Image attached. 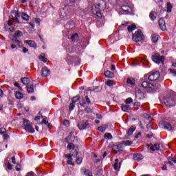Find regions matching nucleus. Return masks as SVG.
I'll return each instance as SVG.
<instances>
[{"instance_id": "f257e3e1", "label": "nucleus", "mask_w": 176, "mask_h": 176, "mask_svg": "<svg viewBox=\"0 0 176 176\" xmlns=\"http://www.w3.org/2000/svg\"><path fill=\"white\" fill-rule=\"evenodd\" d=\"M140 83L142 85V87L147 91H153L155 89V73L144 75V78L140 80Z\"/></svg>"}, {"instance_id": "f03ea898", "label": "nucleus", "mask_w": 176, "mask_h": 176, "mask_svg": "<svg viewBox=\"0 0 176 176\" xmlns=\"http://www.w3.org/2000/svg\"><path fill=\"white\" fill-rule=\"evenodd\" d=\"M95 2H97V4L92 6V13L96 14L98 19H101L102 17L101 12H104V10L107 9V3L104 0H95Z\"/></svg>"}, {"instance_id": "7ed1b4c3", "label": "nucleus", "mask_w": 176, "mask_h": 176, "mask_svg": "<svg viewBox=\"0 0 176 176\" xmlns=\"http://www.w3.org/2000/svg\"><path fill=\"white\" fill-rule=\"evenodd\" d=\"M164 102L166 107H175L176 105V93L174 91L170 92V95H167L164 99Z\"/></svg>"}, {"instance_id": "20e7f679", "label": "nucleus", "mask_w": 176, "mask_h": 176, "mask_svg": "<svg viewBox=\"0 0 176 176\" xmlns=\"http://www.w3.org/2000/svg\"><path fill=\"white\" fill-rule=\"evenodd\" d=\"M90 104H91V101H90V98H89L88 96H86L85 102L84 101L82 102H80V104L78 105V108L79 109H80V108H85V107H87L85 109V111L86 112V113H91L93 111L90 107H89V105H90Z\"/></svg>"}, {"instance_id": "39448f33", "label": "nucleus", "mask_w": 176, "mask_h": 176, "mask_svg": "<svg viewBox=\"0 0 176 176\" xmlns=\"http://www.w3.org/2000/svg\"><path fill=\"white\" fill-rule=\"evenodd\" d=\"M144 34L141 30H138L133 34L132 39L133 42H141L144 39Z\"/></svg>"}, {"instance_id": "423d86ee", "label": "nucleus", "mask_w": 176, "mask_h": 176, "mask_svg": "<svg viewBox=\"0 0 176 176\" xmlns=\"http://www.w3.org/2000/svg\"><path fill=\"white\" fill-rule=\"evenodd\" d=\"M23 126L28 133H30L31 134L35 133V129L32 128V124L28 120L23 119Z\"/></svg>"}, {"instance_id": "0eeeda50", "label": "nucleus", "mask_w": 176, "mask_h": 176, "mask_svg": "<svg viewBox=\"0 0 176 176\" xmlns=\"http://www.w3.org/2000/svg\"><path fill=\"white\" fill-rule=\"evenodd\" d=\"M75 12V10L72 9V7L66 6L60 12L62 17H67V16H71Z\"/></svg>"}, {"instance_id": "6e6552de", "label": "nucleus", "mask_w": 176, "mask_h": 176, "mask_svg": "<svg viewBox=\"0 0 176 176\" xmlns=\"http://www.w3.org/2000/svg\"><path fill=\"white\" fill-rule=\"evenodd\" d=\"M166 60L165 56H160V54L155 53V63L157 64L158 65H164V61Z\"/></svg>"}, {"instance_id": "1a4fd4ad", "label": "nucleus", "mask_w": 176, "mask_h": 176, "mask_svg": "<svg viewBox=\"0 0 176 176\" xmlns=\"http://www.w3.org/2000/svg\"><path fill=\"white\" fill-rule=\"evenodd\" d=\"M160 127L164 128V130H167L168 131H174V128L171 124L166 122V121H161L159 122Z\"/></svg>"}, {"instance_id": "9d476101", "label": "nucleus", "mask_w": 176, "mask_h": 176, "mask_svg": "<svg viewBox=\"0 0 176 176\" xmlns=\"http://www.w3.org/2000/svg\"><path fill=\"white\" fill-rule=\"evenodd\" d=\"M141 63H143V64H147L148 60L146 59V56H140L138 58H135L133 60V65H138V64H141Z\"/></svg>"}, {"instance_id": "9b49d317", "label": "nucleus", "mask_w": 176, "mask_h": 176, "mask_svg": "<svg viewBox=\"0 0 176 176\" xmlns=\"http://www.w3.org/2000/svg\"><path fill=\"white\" fill-rule=\"evenodd\" d=\"M166 150V146L163 143H157L155 144V152H160L163 155V152Z\"/></svg>"}, {"instance_id": "f8f14e48", "label": "nucleus", "mask_w": 176, "mask_h": 176, "mask_svg": "<svg viewBox=\"0 0 176 176\" xmlns=\"http://www.w3.org/2000/svg\"><path fill=\"white\" fill-rule=\"evenodd\" d=\"M135 97L136 100H144L145 98V95L140 88H135Z\"/></svg>"}, {"instance_id": "ddd939ff", "label": "nucleus", "mask_w": 176, "mask_h": 176, "mask_svg": "<svg viewBox=\"0 0 176 176\" xmlns=\"http://www.w3.org/2000/svg\"><path fill=\"white\" fill-rule=\"evenodd\" d=\"M77 127L79 130H86V129H89V125L88 121L86 122H79L77 124Z\"/></svg>"}, {"instance_id": "4468645a", "label": "nucleus", "mask_w": 176, "mask_h": 176, "mask_svg": "<svg viewBox=\"0 0 176 176\" xmlns=\"http://www.w3.org/2000/svg\"><path fill=\"white\" fill-rule=\"evenodd\" d=\"M158 25L161 31H166V30H167V26L166 25V21L164 20V18H161L159 19Z\"/></svg>"}, {"instance_id": "2eb2a0df", "label": "nucleus", "mask_w": 176, "mask_h": 176, "mask_svg": "<svg viewBox=\"0 0 176 176\" xmlns=\"http://www.w3.org/2000/svg\"><path fill=\"white\" fill-rule=\"evenodd\" d=\"M121 9L124 12V14H131L133 13V8L129 6H122Z\"/></svg>"}, {"instance_id": "dca6fc26", "label": "nucleus", "mask_w": 176, "mask_h": 176, "mask_svg": "<svg viewBox=\"0 0 176 176\" xmlns=\"http://www.w3.org/2000/svg\"><path fill=\"white\" fill-rule=\"evenodd\" d=\"M41 75L43 78H46L50 75V70L47 67H43L41 69Z\"/></svg>"}, {"instance_id": "f3484780", "label": "nucleus", "mask_w": 176, "mask_h": 176, "mask_svg": "<svg viewBox=\"0 0 176 176\" xmlns=\"http://www.w3.org/2000/svg\"><path fill=\"white\" fill-rule=\"evenodd\" d=\"M21 82L26 87L32 83V80L27 77L22 78Z\"/></svg>"}, {"instance_id": "a211bd4d", "label": "nucleus", "mask_w": 176, "mask_h": 176, "mask_svg": "<svg viewBox=\"0 0 176 176\" xmlns=\"http://www.w3.org/2000/svg\"><path fill=\"white\" fill-rule=\"evenodd\" d=\"M155 82H163V78L160 77V72L155 71Z\"/></svg>"}, {"instance_id": "6ab92c4d", "label": "nucleus", "mask_w": 176, "mask_h": 176, "mask_svg": "<svg viewBox=\"0 0 176 176\" xmlns=\"http://www.w3.org/2000/svg\"><path fill=\"white\" fill-rule=\"evenodd\" d=\"M121 109L123 112H130L131 111V108L129 104H122Z\"/></svg>"}, {"instance_id": "aec40b11", "label": "nucleus", "mask_w": 176, "mask_h": 176, "mask_svg": "<svg viewBox=\"0 0 176 176\" xmlns=\"http://www.w3.org/2000/svg\"><path fill=\"white\" fill-rule=\"evenodd\" d=\"M24 43L28 45L30 47H36V43L32 40H26Z\"/></svg>"}, {"instance_id": "412c9836", "label": "nucleus", "mask_w": 176, "mask_h": 176, "mask_svg": "<svg viewBox=\"0 0 176 176\" xmlns=\"http://www.w3.org/2000/svg\"><path fill=\"white\" fill-rule=\"evenodd\" d=\"M67 149H69L72 151H76V155H78V147L74 145V144L69 143L67 145Z\"/></svg>"}, {"instance_id": "4be33fe9", "label": "nucleus", "mask_w": 176, "mask_h": 176, "mask_svg": "<svg viewBox=\"0 0 176 176\" xmlns=\"http://www.w3.org/2000/svg\"><path fill=\"white\" fill-rule=\"evenodd\" d=\"M142 159H144V157H142L141 154H135L133 155V160H135V162H141Z\"/></svg>"}, {"instance_id": "5701e85b", "label": "nucleus", "mask_w": 176, "mask_h": 176, "mask_svg": "<svg viewBox=\"0 0 176 176\" xmlns=\"http://www.w3.org/2000/svg\"><path fill=\"white\" fill-rule=\"evenodd\" d=\"M27 87V90H28V93H34V83L31 82L29 85L26 86Z\"/></svg>"}, {"instance_id": "b1692460", "label": "nucleus", "mask_w": 176, "mask_h": 176, "mask_svg": "<svg viewBox=\"0 0 176 176\" xmlns=\"http://www.w3.org/2000/svg\"><path fill=\"white\" fill-rule=\"evenodd\" d=\"M148 150L152 153V152H155V146L152 143H147L146 144Z\"/></svg>"}, {"instance_id": "393cba45", "label": "nucleus", "mask_w": 176, "mask_h": 176, "mask_svg": "<svg viewBox=\"0 0 176 176\" xmlns=\"http://www.w3.org/2000/svg\"><path fill=\"white\" fill-rule=\"evenodd\" d=\"M120 164L121 163L120 162L119 163V160L116 159L115 163H114V170H120Z\"/></svg>"}, {"instance_id": "a878e982", "label": "nucleus", "mask_w": 176, "mask_h": 176, "mask_svg": "<svg viewBox=\"0 0 176 176\" xmlns=\"http://www.w3.org/2000/svg\"><path fill=\"white\" fill-rule=\"evenodd\" d=\"M173 10V5L171 4V3L168 2L166 3V12L167 13H171Z\"/></svg>"}, {"instance_id": "bb28decb", "label": "nucleus", "mask_w": 176, "mask_h": 176, "mask_svg": "<svg viewBox=\"0 0 176 176\" xmlns=\"http://www.w3.org/2000/svg\"><path fill=\"white\" fill-rule=\"evenodd\" d=\"M104 76L106 78H108L109 79L113 78V74L111 71H106L104 72Z\"/></svg>"}, {"instance_id": "cd10ccee", "label": "nucleus", "mask_w": 176, "mask_h": 176, "mask_svg": "<svg viewBox=\"0 0 176 176\" xmlns=\"http://www.w3.org/2000/svg\"><path fill=\"white\" fill-rule=\"evenodd\" d=\"M122 145H125V146H130V145H133V141L130 140H124L121 142Z\"/></svg>"}, {"instance_id": "c85d7f7f", "label": "nucleus", "mask_w": 176, "mask_h": 176, "mask_svg": "<svg viewBox=\"0 0 176 176\" xmlns=\"http://www.w3.org/2000/svg\"><path fill=\"white\" fill-rule=\"evenodd\" d=\"M15 97L18 100H22V98L24 97V94H23V93L21 92H16Z\"/></svg>"}, {"instance_id": "c756f323", "label": "nucleus", "mask_w": 176, "mask_h": 176, "mask_svg": "<svg viewBox=\"0 0 176 176\" xmlns=\"http://www.w3.org/2000/svg\"><path fill=\"white\" fill-rule=\"evenodd\" d=\"M119 149H120V146L119 145H114L113 146V152L116 155L119 152Z\"/></svg>"}, {"instance_id": "7c9ffc66", "label": "nucleus", "mask_w": 176, "mask_h": 176, "mask_svg": "<svg viewBox=\"0 0 176 176\" xmlns=\"http://www.w3.org/2000/svg\"><path fill=\"white\" fill-rule=\"evenodd\" d=\"M20 36H23V33L20 30H17L16 34L14 35V39H17V38H20Z\"/></svg>"}, {"instance_id": "2f4dec72", "label": "nucleus", "mask_w": 176, "mask_h": 176, "mask_svg": "<svg viewBox=\"0 0 176 176\" xmlns=\"http://www.w3.org/2000/svg\"><path fill=\"white\" fill-rule=\"evenodd\" d=\"M137 27L135 25L128 26V32H133L134 30H135Z\"/></svg>"}, {"instance_id": "473e14b6", "label": "nucleus", "mask_w": 176, "mask_h": 176, "mask_svg": "<svg viewBox=\"0 0 176 176\" xmlns=\"http://www.w3.org/2000/svg\"><path fill=\"white\" fill-rule=\"evenodd\" d=\"M126 83L133 85L134 83H135V80H134L133 78H128Z\"/></svg>"}, {"instance_id": "72a5a7b5", "label": "nucleus", "mask_w": 176, "mask_h": 176, "mask_svg": "<svg viewBox=\"0 0 176 176\" xmlns=\"http://www.w3.org/2000/svg\"><path fill=\"white\" fill-rule=\"evenodd\" d=\"M135 131V128L133 126L131 127L127 132L128 135H133V133Z\"/></svg>"}, {"instance_id": "f704fd0d", "label": "nucleus", "mask_w": 176, "mask_h": 176, "mask_svg": "<svg viewBox=\"0 0 176 176\" xmlns=\"http://www.w3.org/2000/svg\"><path fill=\"white\" fill-rule=\"evenodd\" d=\"M22 19L25 20V21H28V20H30V16L25 13H22Z\"/></svg>"}, {"instance_id": "c9c22d12", "label": "nucleus", "mask_w": 176, "mask_h": 176, "mask_svg": "<svg viewBox=\"0 0 176 176\" xmlns=\"http://www.w3.org/2000/svg\"><path fill=\"white\" fill-rule=\"evenodd\" d=\"M98 130L99 131H101V133H104V131H105V130H107V126L104 125V126H99L98 128Z\"/></svg>"}, {"instance_id": "e433bc0d", "label": "nucleus", "mask_w": 176, "mask_h": 176, "mask_svg": "<svg viewBox=\"0 0 176 176\" xmlns=\"http://www.w3.org/2000/svg\"><path fill=\"white\" fill-rule=\"evenodd\" d=\"M84 175L87 176H93V173L87 169H85Z\"/></svg>"}, {"instance_id": "4c0bfd02", "label": "nucleus", "mask_w": 176, "mask_h": 176, "mask_svg": "<svg viewBox=\"0 0 176 176\" xmlns=\"http://www.w3.org/2000/svg\"><path fill=\"white\" fill-rule=\"evenodd\" d=\"M149 17H150L151 20H152V21H153V20H155V11L153 10L150 12Z\"/></svg>"}, {"instance_id": "58836bf2", "label": "nucleus", "mask_w": 176, "mask_h": 176, "mask_svg": "<svg viewBox=\"0 0 176 176\" xmlns=\"http://www.w3.org/2000/svg\"><path fill=\"white\" fill-rule=\"evenodd\" d=\"M104 138H107V140H112V135L109 133H107L104 135Z\"/></svg>"}, {"instance_id": "ea45409f", "label": "nucleus", "mask_w": 176, "mask_h": 176, "mask_svg": "<svg viewBox=\"0 0 176 176\" xmlns=\"http://www.w3.org/2000/svg\"><path fill=\"white\" fill-rule=\"evenodd\" d=\"M106 85L107 86H113V80H109L106 82Z\"/></svg>"}, {"instance_id": "a19ab883", "label": "nucleus", "mask_w": 176, "mask_h": 176, "mask_svg": "<svg viewBox=\"0 0 176 176\" xmlns=\"http://www.w3.org/2000/svg\"><path fill=\"white\" fill-rule=\"evenodd\" d=\"M133 102V98H128L125 100V104H131Z\"/></svg>"}, {"instance_id": "79ce46f5", "label": "nucleus", "mask_w": 176, "mask_h": 176, "mask_svg": "<svg viewBox=\"0 0 176 176\" xmlns=\"http://www.w3.org/2000/svg\"><path fill=\"white\" fill-rule=\"evenodd\" d=\"M74 108H75V103H74L73 102L72 103H70L69 107V111H74Z\"/></svg>"}, {"instance_id": "37998d69", "label": "nucleus", "mask_w": 176, "mask_h": 176, "mask_svg": "<svg viewBox=\"0 0 176 176\" xmlns=\"http://www.w3.org/2000/svg\"><path fill=\"white\" fill-rule=\"evenodd\" d=\"M82 160H83V159L82 158V157H77V159H76L77 164H82Z\"/></svg>"}, {"instance_id": "c03bdc74", "label": "nucleus", "mask_w": 176, "mask_h": 176, "mask_svg": "<svg viewBox=\"0 0 176 176\" xmlns=\"http://www.w3.org/2000/svg\"><path fill=\"white\" fill-rule=\"evenodd\" d=\"M40 61H43V63H46L47 61V58H45V56H41L39 57Z\"/></svg>"}, {"instance_id": "a18cd8bd", "label": "nucleus", "mask_w": 176, "mask_h": 176, "mask_svg": "<svg viewBox=\"0 0 176 176\" xmlns=\"http://www.w3.org/2000/svg\"><path fill=\"white\" fill-rule=\"evenodd\" d=\"M79 96H76L72 99V102L74 104H76V102H78V101H79Z\"/></svg>"}, {"instance_id": "49530a36", "label": "nucleus", "mask_w": 176, "mask_h": 176, "mask_svg": "<svg viewBox=\"0 0 176 176\" xmlns=\"http://www.w3.org/2000/svg\"><path fill=\"white\" fill-rule=\"evenodd\" d=\"M72 41H76V39H78V34H74L71 37Z\"/></svg>"}, {"instance_id": "de8ad7c7", "label": "nucleus", "mask_w": 176, "mask_h": 176, "mask_svg": "<svg viewBox=\"0 0 176 176\" xmlns=\"http://www.w3.org/2000/svg\"><path fill=\"white\" fill-rule=\"evenodd\" d=\"M72 134H74V131H72V132H70V135H69L67 138H66V142H68L69 140H71V138H72Z\"/></svg>"}, {"instance_id": "09e8293b", "label": "nucleus", "mask_w": 176, "mask_h": 176, "mask_svg": "<svg viewBox=\"0 0 176 176\" xmlns=\"http://www.w3.org/2000/svg\"><path fill=\"white\" fill-rule=\"evenodd\" d=\"M7 168L8 170H13V165H12V164H7Z\"/></svg>"}, {"instance_id": "8fccbe9b", "label": "nucleus", "mask_w": 176, "mask_h": 176, "mask_svg": "<svg viewBox=\"0 0 176 176\" xmlns=\"http://www.w3.org/2000/svg\"><path fill=\"white\" fill-rule=\"evenodd\" d=\"M65 157L68 159V160L72 159V155L71 154H65Z\"/></svg>"}, {"instance_id": "3c124183", "label": "nucleus", "mask_w": 176, "mask_h": 176, "mask_svg": "<svg viewBox=\"0 0 176 176\" xmlns=\"http://www.w3.org/2000/svg\"><path fill=\"white\" fill-rule=\"evenodd\" d=\"M67 164H69L70 166H74L75 164H74V162H72V158L69 160L67 162Z\"/></svg>"}, {"instance_id": "603ef678", "label": "nucleus", "mask_w": 176, "mask_h": 176, "mask_svg": "<svg viewBox=\"0 0 176 176\" xmlns=\"http://www.w3.org/2000/svg\"><path fill=\"white\" fill-rule=\"evenodd\" d=\"M14 43H16L18 46H21V42L17 39L14 40Z\"/></svg>"}, {"instance_id": "864d4df0", "label": "nucleus", "mask_w": 176, "mask_h": 176, "mask_svg": "<svg viewBox=\"0 0 176 176\" xmlns=\"http://www.w3.org/2000/svg\"><path fill=\"white\" fill-rule=\"evenodd\" d=\"M170 74L173 75V76H176V71L173 70L172 69H169Z\"/></svg>"}, {"instance_id": "5fc2aeb1", "label": "nucleus", "mask_w": 176, "mask_h": 176, "mask_svg": "<svg viewBox=\"0 0 176 176\" xmlns=\"http://www.w3.org/2000/svg\"><path fill=\"white\" fill-rule=\"evenodd\" d=\"M6 131V129L5 128H1L0 129V134H4V133Z\"/></svg>"}, {"instance_id": "6e6d98bb", "label": "nucleus", "mask_w": 176, "mask_h": 176, "mask_svg": "<svg viewBox=\"0 0 176 176\" xmlns=\"http://www.w3.org/2000/svg\"><path fill=\"white\" fill-rule=\"evenodd\" d=\"M11 160L13 164H16V157L14 156L12 157Z\"/></svg>"}, {"instance_id": "4d7b16f0", "label": "nucleus", "mask_w": 176, "mask_h": 176, "mask_svg": "<svg viewBox=\"0 0 176 176\" xmlns=\"http://www.w3.org/2000/svg\"><path fill=\"white\" fill-rule=\"evenodd\" d=\"M63 124H64V126H69V121H68V120H65V121L63 122Z\"/></svg>"}, {"instance_id": "13d9d810", "label": "nucleus", "mask_w": 176, "mask_h": 176, "mask_svg": "<svg viewBox=\"0 0 176 176\" xmlns=\"http://www.w3.org/2000/svg\"><path fill=\"white\" fill-rule=\"evenodd\" d=\"M116 1L117 0H109V2H110L111 5H115V3H116Z\"/></svg>"}, {"instance_id": "bf43d9fd", "label": "nucleus", "mask_w": 176, "mask_h": 176, "mask_svg": "<svg viewBox=\"0 0 176 176\" xmlns=\"http://www.w3.org/2000/svg\"><path fill=\"white\" fill-rule=\"evenodd\" d=\"M157 41H159V35L155 34V43H156V42H157Z\"/></svg>"}, {"instance_id": "052dcab7", "label": "nucleus", "mask_w": 176, "mask_h": 176, "mask_svg": "<svg viewBox=\"0 0 176 176\" xmlns=\"http://www.w3.org/2000/svg\"><path fill=\"white\" fill-rule=\"evenodd\" d=\"M34 120L36 122H39V120H41V116H38L35 117Z\"/></svg>"}, {"instance_id": "680f3d73", "label": "nucleus", "mask_w": 176, "mask_h": 176, "mask_svg": "<svg viewBox=\"0 0 176 176\" xmlns=\"http://www.w3.org/2000/svg\"><path fill=\"white\" fill-rule=\"evenodd\" d=\"M14 85L15 86V87H18L20 90H21V87H20V85H19V83L15 82Z\"/></svg>"}, {"instance_id": "e2e57ef3", "label": "nucleus", "mask_w": 176, "mask_h": 176, "mask_svg": "<svg viewBox=\"0 0 176 176\" xmlns=\"http://www.w3.org/2000/svg\"><path fill=\"white\" fill-rule=\"evenodd\" d=\"M3 138H4L5 140H8V138H9V135H8L7 133L4 134V135H3Z\"/></svg>"}, {"instance_id": "0e129e2a", "label": "nucleus", "mask_w": 176, "mask_h": 176, "mask_svg": "<svg viewBox=\"0 0 176 176\" xmlns=\"http://www.w3.org/2000/svg\"><path fill=\"white\" fill-rule=\"evenodd\" d=\"M162 170H167V165H164V166L162 167Z\"/></svg>"}, {"instance_id": "69168bd1", "label": "nucleus", "mask_w": 176, "mask_h": 176, "mask_svg": "<svg viewBox=\"0 0 176 176\" xmlns=\"http://www.w3.org/2000/svg\"><path fill=\"white\" fill-rule=\"evenodd\" d=\"M159 89H160V85H155V90H159Z\"/></svg>"}, {"instance_id": "338daca9", "label": "nucleus", "mask_w": 176, "mask_h": 176, "mask_svg": "<svg viewBox=\"0 0 176 176\" xmlns=\"http://www.w3.org/2000/svg\"><path fill=\"white\" fill-rule=\"evenodd\" d=\"M115 69H116V68L115 67V65H112L111 67V71H115Z\"/></svg>"}, {"instance_id": "774afa93", "label": "nucleus", "mask_w": 176, "mask_h": 176, "mask_svg": "<svg viewBox=\"0 0 176 176\" xmlns=\"http://www.w3.org/2000/svg\"><path fill=\"white\" fill-rule=\"evenodd\" d=\"M23 53H27V52H28V49H27L25 47H23Z\"/></svg>"}]
</instances>
